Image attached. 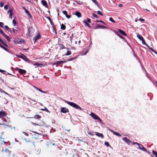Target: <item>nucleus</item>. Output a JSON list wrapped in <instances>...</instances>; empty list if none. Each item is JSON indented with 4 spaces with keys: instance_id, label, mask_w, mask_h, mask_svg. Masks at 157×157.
Returning <instances> with one entry per match:
<instances>
[{
    "instance_id": "41",
    "label": "nucleus",
    "mask_w": 157,
    "mask_h": 157,
    "mask_svg": "<svg viewBox=\"0 0 157 157\" xmlns=\"http://www.w3.org/2000/svg\"><path fill=\"white\" fill-rule=\"evenodd\" d=\"M13 23L14 25H15L16 24V22L14 19H13Z\"/></svg>"
},
{
    "instance_id": "35",
    "label": "nucleus",
    "mask_w": 157,
    "mask_h": 157,
    "mask_svg": "<svg viewBox=\"0 0 157 157\" xmlns=\"http://www.w3.org/2000/svg\"><path fill=\"white\" fill-rule=\"evenodd\" d=\"M97 13L98 14L100 15L101 16H103V14L101 12V11H97Z\"/></svg>"
},
{
    "instance_id": "40",
    "label": "nucleus",
    "mask_w": 157,
    "mask_h": 157,
    "mask_svg": "<svg viewBox=\"0 0 157 157\" xmlns=\"http://www.w3.org/2000/svg\"><path fill=\"white\" fill-rule=\"evenodd\" d=\"M8 5H5L4 6V8L5 10H7L8 9Z\"/></svg>"
},
{
    "instance_id": "52",
    "label": "nucleus",
    "mask_w": 157,
    "mask_h": 157,
    "mask_svg": "<svg viewBox=\"0 0 157 157\" xmlns=\"http://www.w3.org/2000/svg\"><path fill=\"white\" fill-rule=\"evenodd\" d=\"M66 55H69V50H67V53L66 54Z\"/></svg>"
},
{
    "instance_id": "20",
    "label": "nucleus",
    "mask_w": 157,
    "mask_h": 157,
    "mask_svg": "<svg viewBox=\"0 0 157 157\" xmlns=\"http://www.w3.org/2000/svg\"><path fill=\"white\" fill-rule=\"evenodd\" d=\"M34 65L36 66L37 67H41L44 65L43 64H39L38 63H35L34 64Z\"/></svg>"
},
{
    "instance_id": "21",
    "label": "nucleus",
    "mask_w": 157,
    "mask_h": 157,
    "mask_svg": "<svg viewBox=\"0 0 157 157\" xmlns=\"http://www.w3.org/2000/svg\"><path fill=\"white\" fill-rule=\"evenodd\" d=\"M93 2H94L95 4L98 7H99V5L98 2L96 0H92Z\"/></svg>"
},
{
    "instance_id": "42",
    "label": "nucleus",
    "mask_w": 157,
    "mask_h": 157,
    "mask_svg": "<svg viewBox=\"0 0 157 157\" xmlns=\"http://www.w3.org/2000/svg\"><path fill=\"white\" fill-rule=\"evenodd\" d=\"M1 46L5 50H7V48L6 47H4V46H2V45H1Z\"/></svg>"
},
{
    "instance_id": "62",
    "label": "nucleus",
    "mask_w": 157,
    "mask_h": 157,
    "mask_svg": "<svg viewBox=\"0 0 157 157\" xmlns=\"http://www.w3.org/2000/svg\"><path fill=\"white\" fill-rule=\"evenodd\" d=\"M33 124H34V125H38L37 124H34V123H33Z\"/></svg>"
},
{
    "instance_id": "17",
    "label": "nucleus",
    "mask_w": 157,
    "mask_h": 157,
    "mask_svg": "<svg viewBox=\"0 0 157 157\" xmlns=\"http://www.w3.org/2000/svg\"><path fill=\"white\" fill-rule=\"evenodd\" d=\"M111 132H113V133L114 134H115V135H117V136H121V134H119V133H117V132H114V131H113L111 130Z\"/></svg>"
},
{
    "instance_id": "27",
    "label": "nucleus",
    "mask_w": 157,
    "mask_h": 157,
    "mask_svg": "<svg viewBox=\"0 0 157 157\" xmlns=\"http://www.w3.org/2000/svg\"><path fill=\"white\" fill-rule=\"evenodd\" d=\"M61 28L62 29H65V26L64 25L62 24L61 25Z\"/></svg>"
},
{
    "instance_id": "55",
    "label": "nucleus",
    "mask_w": 157,
    "mask_h": 157,
    "mask_svg": "<svg viewBox=\"0 0 157 157\" xmlns=\"http://www.w3.org/2000/svg\"><path fill=\"white\" fill-rule=\"evenodd\" d=\"M133 144H136L138 145L139 144V143H136V142H133Z\"/></svg>"
},
{
    "instance_id": "30",
    "label": "nucleus",
    "mask_w": 157,
    "mask_h": 157,
    "mask_svg": "<svg viewBox=\"0 0 157 157\" xmlns=\"http://www.w3.org/2000/svg\"><path fill=\"white\" fill-rule=\"evenodd\" d=\"M0 92L1 93H5V94H7V95H8V94L7 93H6V92H5L3 90H2L0 88Z\"/></svg>"
},
{
    "instance_id": "56",
    "label": "nucleus",
    "mask_w": 157,
    "mask_h": 157,
    "mask_svg": "<svg viewBox=\"0 0 157 157\" xmlns=\"http://www.w3.org/2000/svg\"><path fill=\"white\" fill-rule=\"evenodd\" d=\"M98 21L100 22H102V23H103L105 24L101 20H100V21Z\"/></svg>"
},
{
    "instance_id": "46",
    "label": "nucleus",
    "mask_w": 157,
    "mask_h": 157,
    "mask_svg": "<svg viewBox=\"0 0 157 157\" xmlns=\"http://www.w3.org/2000/svg\"><path fill=\"white\" fill-rule=\"evenodd\" d=\"M105 144L107 146H109V144L108 142H105Z\"/></svg>"
},
{
    "instance_id": "19",
    "label": "nucleus",
    "mask_w": 157,
    "mask_h": 157,
    "mask_svg": "<svg viewBox=\"0 0 157 157\" xmlns=\"http://www.w3.org/2000/svg\"><path fill=\"white\" fill-rule=\"evenodd\" d=\"M25 12L29 17H32L31 14L30 13L28 10H25Z\"/></svg>"
},
{
    "instance_id": "38",
    "label": "nucleus",
    "mask_w": 157,
    "mask_h": 157,
    "mask_svg": "<svg viewBox=\"0 0 157 157\" xmlns=\"http://www.w3.org/2000/svg\"><path fill=\"white\" fill-rule=\"evenodd\" d=\"M58 63H64L65 62V61H59L57 62Z\"/></svg>"
},
{
    "instance_id": "23",
    "label": "nucleus",
    "mask_w": 157,
    "mask_h": 157,
    "mask_svg": "<svg viewBox=\"0 0 157 157\" xmlns=\"http://www.w3.org/2000/svg\"><path fill=\"white\" fill-rule=\"evenodd\" d=\"M141 40L142 41V43L143 44L146 45L147 47H148V45L145 42L144 39Z\"/></svg>"
},
{
    "instance_id": "49",
    "label": "nucleus",
    "mask_w": 157,
    "mask_h": 157,
    "mask_svg": "<svg viewBox=\"0 0 157 157\" xmlns=\"http://www.w3.org/2000/svg\"><path fill=\"white\" fill-rule=\"evenodd\" d=\"M100 28H102V29H104V28H105V27L104 26L101 25V26H100Z\"/></svg>"
},
{
    "instance_id": "51",
    "label": "nucleus",
    "mask_w": 157,
    "mask_h": 157,
    "mask_svg": "<svg viewBox=\"0 0 157 157\" xmlns=\"http://www.w3.org/2000/svg\"><path fill=\"white\" fill-rule=\"evenodd\" d=\"M123 6V5L121 4H120L119 5V7H121Z\"/></svg>"
},
{
    "instance_id": "26",
    "label": "nucleus",
    "mask_w": 157,
    "mask_h": 157,
    "mask_svg": "<svg viewBox=\"0 0 157 157\" xmlns=\"http://www.w3.org/2000/svg\"><path fill=\"white\" fill-rule=\"evenodd\" d=\"M0 33L2 34L4 36H6V34L4 33L3 31L0 28Z\"/></svg>"
},
{
    "instance_id": "29",
    "label": "nucleus",
    "mask_w": 157,
    "mask_h": 157,
    "mask_svg": "<svg viewBox=\"0 0 157 157\" xmlns=\"http://www.w3.org/2000/svg\"><path fill=\"white\" fill-rule=\"evenodd\" d=\"M12 30L13 32L14 33H16L17 32V30L16 29H14V28L12 29Z\"/></svg>"
},
{
    "instance_id": "11",
    "label": "nucleus",
    "mask_w": 157,
    "mask_h": 157,
    "mask_svg": "<svg viewBox=\"0 0 157 157\" xmlns=\"http://www.w3.org/2000/svg\"><path fill=\"white\" fill-rule=\"evenodd\" d=\"M123 139L124 140L126 143H128V144H129L130 143H131V141L130 140L128 139L126 137H124L123 138Z\"/></svg>"
},
{
    "instance_id": "5",
    "label": "nucleus",
    "mask_w": 157,
    "mask_h": 157,
    "mask_svg": "<svg viewBox=\"0 0 157 157\" xmlns=\"http://www.w3.org/2000/svg\"><path fill=\"white\" fill-rule=\"evenodd\" d=\"M61 111L62 113H65L67 112L68 111V109L66 108L63 107L61 108Z\"/></svg>"
},
{
    "instance_id": "33",
    "label": "nucleus",
    "mask_w": 157,
    "mask_h": 157,
    "mask_svg": "<svg viewBox=\"0 0 157 157\" xmlns=\"http://www.w3.org/2000/svg\"><path fill=\"white\" fill-rule=\"evenodd\" d=\"M4 24L1 22H0V26L2 28L4 27Z\"/></svg>"
},
{
    "instance_id": "57",
    "label": "nucleus",
    "mask_w": 157,
    "mask_h": 157,
    "mask_svg": "<svg viewBox=\"0 0 157 157\" xmlns=\"http://www.w3.org/2000/svg\"><path fill=\"white\" fill-rule=\"evenodd\" d=\"M22 9H24L25 10H25H27L26 9H25V8L24 7H23L22 8Z\"/></svg>"
},
{
    "instance_id": "44",
    "label": "nucleus",
    "mask_w": 157,
    "mask_h": 157,
    "mask_svg": "<svg viewBox=\"0 0 157 157\" xmlns=\"http://www.w3.org/2000/svg\"><path fill=\"white\" fill-rule=\"evenodd\" d=\"M3 5H4V4L3 3L1 2V3H0V7H2L3 6Z\"/></svg>"
},
{
    "instance_id": "47",
    "label": "nucleus",
    "mask_w": 157,
    "mask_h": 157,
    "mask_svg": "<svg viewBox=\"0 0 157 157\" xmlns=\"http://www.w3.org/2000/svg\"><path fill=\"white\" fill-rule=\"evenodd\" d=\"M0 72L2 73V72H6V71H5L0 69Z\"/></svg>"
},
{
    "instance_id": "54",
    "label": "nucleus",
    "mask_w": 157,
    "mask_h": 157,
    "mask_svg": "<svg viewBox=\"0 0 157 157\" xmlns=\"http://www.w3.org/2000/svg\"><path fill=\"white\" fill-rule=\"evenodd\" d=\"M23 133H24L25 135H26V136L28 135V134L26 132H23Z\"/></svg>"
},
{
    "instance_id": "48",
    "label": "nucleus",
    "mask_w": 157,
    "mask_h": 157,
    "mask_svg": "<svg viewBox=\"0 0 157 157\" xmlns=\"http://www.w3.org/2000/svg\"><path fill=\"white\" fill-rule=\"evenodd\" d=\"M87 21L89 23H91V20L90 19H88L87 20Z\"/></svg>"
},
{
    "instance_id": "9",
    "label": "nucleus",
    "mask_w": 157,
    "mask_h": 157,
    "mask_svg": "<svg viewBox=\"0 0 157 157\" xmlns=\"http://www.w3.org/2000/svg\"><path fill=\"white\" fill-rule=\"evenodd\" d=\"M74 14L76 15L79 18L82 17L81 13L79 11H76Z\"/></svg>"
},
{
    "instance_id": "45",
    "label": "nucleus",
    "mask_w": 157,
    "mask_h": 157,
    "mask_svg": "<svg viewBox=\"0 0 157 157\" xmlns=\"http://www.w3.org/2000/svg\"><path fill=\"white\" fill-rule=\"evenodd\" d=\"M75 58H69V61H71V60L75 59Z\"/></svg>"
},
{
    "instance_id": "7",
    "label": "nucleus",
    "mask_w": 157,
    "mask_h": 157,
    "mask_svg": "<svg viewBox=\"0 0 157 157\" xmlns=\"http://www.w3.org/2000/svg\"><path fill=\"white\" fill-rule=\"evenodd\" d=\"M6 113L5 111H0V118H2L6 116Z\"/></svg>"
},
{
    "instance_id": "50",
    "label": "nucleus",
    "mask_w": 157,
    "mask_h": 157,
    "mask_svg": "<svg viewBox=\"0 0 157 157\" xmlns=\"http://www.w3.org/2000/svg\"><path fill=\"white\" fill-rule=\"evenodd\" d=\"M139 20L140 21H144V19H142V18H140V19H139Z\"/></svg>"
},
{
    "instance_id": "34",
    "label": "nucleus",
    "mask_w": 157,
    "mask_h": 157,
    "mask_svg": "<svg viewBox=\"0 0 157 157\" xmlns=\"http://www.w3.org/2000/svg\"><path fill=\"white\" fill-rule=\"evenodd\" d=\"M92 16L93 17H94L95 18H98V16L97 15H96V14H94V13H92Z\"/></svg>"
},
{
    "instance_id": "13",
    "label": "nucleus",
    "mask_w": 157,
    "mask_h": 157,
    "mask_svg": "<svg viewBox=\"0 0 157 157\" xmlns=\"http://www.w3.org/2000/svg\"><path fill=\"white\" fill-rule=\"evenodd\" d=\"M95 135L99 137H101L102 138H103L104 137V136L101 133H99L98 132H95Z\"/></svg>"
},
{
    "instance_id": "31",
    "label": "nucleus",
    "mask_w": 157,
    "mask_h": 157,
    "mask_svg": "<svg viewBox=\"0 0 157 157\" xmlns=\"http://www.w3.org/2000/svg\"><path fill=\"white\" fill-rule=\"evenodd\" d=\"M109 20L110 21L113 22L115 23V21L113 19L112 17H110L109 18Z\"/></svg>"
},
{
    "instance_id": "8",
    "label": "nucleus",
    "mask_w": 157,
    "mask_h": 157,
    "mask_svg": "<svg viewBox=\"0 0 157 157\" xmlns=\"http://www.w3.org/2000/svg\"><path fill=\"white\" fill-rule=\"evenodd\" d=\"M138 145L139 146V149L145 151H146V149L141 144L139 143Z\"/></svg>"
},
{
    "instance_id": "2",
    "label": "nucleus",
    "mask_w": 157,
    "mask_h": 157,
    "mask_svg": "<svg viewBox=\"0 0 157 157\" xmlns=\"http://www.w3.org/2000/svg\"><path fill=\"white\" fill-rule=\"evenodd\" d=\"M90 115L94 119L98 120L100 122L101 121V120L100 119V118L95 113L91 112Z\"/></svg>"
},
{
    "instance_id": "64",
    "label": "nucleus",
    "mask_w": 157,
    "mask_h": 157,
    "mask_svg": "<svg viewBox=\"0 0 157 157\" xmlns=\"http://www.w3.org/2000/svg\"><path fill=\"white\" fill-rule=\"evenodd\" d=\"M80 41H79V43H80Z\"/></svg>"
},
{
    "instance_id": "15",
    "label": "nucleus",
    "mask_w": 157,
    "mask_h": 157,
    "mask_svg": "<svg viewBox=\"0 0 157 157\" xmlns=\"http://www.w3.org/2000/svg\"><path fill=\"white\" fill-rule=\"evenodd\" d=\"M18 72L21 74H22L25 73L26 72V71L25 70H24L20 69L18 70Z\"/></svg>"
},
{
    "instance_id": "43",
    "label": "nucleus",
    "mask_w": 157,
    "mask_h": 157,
    "mask_svg": "<svg viewBox=\"0 0 157 157\" xmlns=\"http://www.w3.org/2000/svg\"><path fill=\"white\" fill-rule=\"evenodd\" d=\"M88 50H86L84 52V54L83 55H85L86 54V53L88 52Z\"/></svg>"
},
{
    "instance_id": "63",
    "label": "nucleus",
    "mask_w": 157,
    "mask_h": 157,
    "mask_svg": "<svg viewBox=\"0 0 157 157\" xmlns=\"http://www.w3.org/2000/svg\"><path fill=\"white\" fill-rule=\"evenodd\" d=\"M135 21L136 22H137V20H135Z\"/></svg>"
},
{
    "instance_id": "61",
    "label": "nucleus",
    "mask_w": 157,
    "mask_h": 157,
    "mask_svg": "<svg viewBox=\"0 0 157 157\" xmlns=\"http://www.w3.org/2000/svg\"><path fill=\"white\" fill-rule=\"evenodd\" d=\"M71 54V53L70 52H69V55H70Z\"/></svg>"
},
{
    "instance_id": "59",
    "label": "nucleus",
    "mask_w": 157,
    "mask_h": 157,
    "mask_svg": "<svg viewBox=\"0 0 157 157\" xmlns=\"http://www.w3.org/2000/svg\"><path fill=\"white\" fill-rule=\"evenodd\" d=\"M46 111H47L48 112H49L48 110V109H46Z\"/></svg>"
},
{
    "instance_id": "28",
    "label": "nucleus",
    "mask_w": 157,
    "mask_h": 157,
    "mask_svg": "<svg viewBox=\"0 0 157 157\" xmlns=\"http://www.w3.org/2000/svg\"><path fill=\"white\" fill-rule=\"evenodd\" d=\"M152 153L153 155H155L156 157H157V152L154 151H152Z\"/></svg>"
},
{
    "instance_id": "25",
    "label": "nucleus",
    "mask_w": 157,
    "mask_h": 157,
    "mask_svg": "<svg viewBox=\"0 0 157 157\" xmlns=\"http://www.w3.org/2000/svg\"><path fill=\"white\" fill-rule=\"evenodd\" d=\"M83 22L85 23L88 27L90 28L91 26H90L89 24L86 21V20L83 21Z\"/></svg>"
},
{
    "instance_id": "1",
    "label": "nucleus",
    "mask_w": 157,
    "mask_h": 157,
    "mask_svg": "<svg viewBox=\"0 0 157 157\" xmlns=\"http://www.w3.org/2000/svg\"><path fill=\"white\" fill-rule=\"evenodd\" d=\"M69 105L72 106L76 109H80V110L81 109V108L78 105L76 104L71 102H69Z\"/></svg>"
},
{
    "instance_id": "16",
    "label": "nucleus",
    "mask_w": 157,
    "mask_h": 157,
    "mask_svg": "<svg viewBox=\"0 0 157 157\" xmlns=\"http://www.w3.org/2000/svg\"><path fill=\"white\" fill-rule=\"evenodd\" d=\"M34 87L37 90L41 92V93H47V92L46 91H42L41 89H39L37 87H36L35 86H34Z\"/></svg>"
},
{
    "instance_id": "4",
    "label": "nucleus",
    "mask_w": 157,
    "mask_h": 157,
    "mask_svg": "<svg viewBox=\"0 0 157 157\" xmlns=\"http://www.w3.org/2000/svg\"><path fill=\"white\" fill-rule=\"evenodd\" d=\"M22 56H20L18 55H16V56L19 58H20L24 59L25 61H28L29 59L27 58L26 57L23 55H22Z\"/></svg>"
},
{
    "instance_id": "32",
    "label": "nucleus",
    "mask_w": 157,
    "mask_h": 157,
    "mask_svg": "<svg viewBox=\"0 0 157 157\" xmlns=\"http://www.w3.org/2000/svg\"><path fill=\"white\" fill-rule=\"evenodd\" d=\"M4 36L6 37V39L8 41H10V39L9 37L7 36L6 35V36Z\"/></svg>"
},
{
    "instance_id": "10",
    "label": "nucleus",
    "mask_w": 157,
    "mask_h": 157,
    "mask_svg": "<svg viewBox=\"0 0 157 157\" xmlns=\"http://www.w3.org/2000/svg\"><path fill=\"white\" fill-rule=\"evenodd\" d=\"M7 12L8 13H10L9 17L11 19L12 18V13H13V10H12L11 9L10 10H9L7 11Z\"/></svg>"
},
{
    "instance_id": "3",
    "label": "nucleus",
    "mask_w": 157,
    "mask_h": 157,
    "mask_svg": "<svg viewBox=\"0 0 157 157\" xmlns=\"http://www.w3.org/2000/svg\"><path fill=\"white\" fill-rule=\"evenodd\" d=\"M40 37V35L39 33H38L37 35L34 36L33 38V40L34 41V43H35L36 41Z\"/></svg>"
},
{
    "instance_id": "58",
    "label": "nucleus",
    "mask_w": 157,
    "mask_h": 157,
    "mask_svg": "<svg viewBox=\"0 0 157 157\" xmlns=\"http://www.w3.org/2000/svg\"><path fill=\"white\" fill-rule=\"evenodd\" d=\"M155 52V54L157 55V53L155 51V52Z\"/></svg>"
},
{
    "instance_id": "39",
    "label": "nucleus",
    "mask_w": 157,
    "mask_h": 157,
    "mask_svg": "<svg viewBox=\"0 0 157 157\" xmlns=\"http://www.w3.org/2000/svg\"><path fill=\"white\" fill-rule=\"evenodd\" d=\"M147 47L153 52H155V51L152 48L150 47L149 46L148 47Z\"/></svg>"
},
{
    "instance_id": "37",
    "label": "nucleus",
    "mask_w": 157,
    "mask_h": 157,
    "mask_svg": "<svg viewBox=\"0 0 157 157\" xmlns=\"http://www.w3.org/2000/svg\"><path fill=\"white\" fill-rule=\"evenodd\" d=\"M3 28L7 30H8L9 29V28L8 27V26L6 25L4 26Z\"/></svg>"
},
{
    "instance_id": "24",
    "label": "nucleus",
    "mask_w": 157,
    "mask_h": 157,
    "mask_svg": "<svg viewBox=\"0 0 157 157\" xmlns=\"http://www.w3.org/2000/svg\"><path fill=\"white\" fill-rule=\"evenodd\" d=\"M34 118L36 119H40L41 118V117L38 115H36L35 116Z\"/></svg>"
},
{
    "instance_id": "36",
    "label": "nucleus",
    "mask_w": 157,
    "mask_h": 157,
    "mask_svg": "<svg viewBox=\"0 0 157 157\" xmlns=\"http://www.w3.org/2000/svg\"><path fill=\"white\" fill-rule=\"evenodd\" d=\"M2 139L1 138H0V141H1L0 143H1V144H2L3 143H4V144L6 143V142H4L3 140H2Z\"/></svg>"
},
{
    "instance_id": "22",
    "label": "nucleus",
    "mask_w": 157,
    "mask_h": 157,
    "mask_svg": "<svg viewBox=\"0 0 157 157\" xmlns=\"http://www.w3.org/2000/svg\"><path fill=\"white\" fill-rule=\"evenodd\" d=\"M137 36L138 38L140 40H141L143 39V37L142 36H140V35L138 34H137Z\"/></svg>"
},
{
    "instance_id": "14",
    "label": "nucleus",
    "mask_w": 157,
    "mask_h": 157,
    "mask_svg": "<svg viewBox=\"0 0 157 157\" xmlns=\"http://www.w3.org/2000/svg\"><path fill=\"white\" fill-rule=\"evenodd\" d=\"M118 32L120 33H121L122 35H123L124 36H126V33L123 30H121V29H118Z\"/></svg>"
},
{
    "instance_id": "12",
    "label": "nucleus",
    "mask_w": 157,
    "mask_h": 157,
    "mask_svg": "<svg viewBox=\"0 0 157 157\" xmlns=\"http://www.w3.org/2000/svg\"><path fill=\"white\" fill-rule=\"evenodd\" d=\"M21 40L20 39L18 38H15L14 40V42L15 43L18 44L21 42Z\"/></svg>"
},
{
    "instance_id": "18",
    "label": "nucleus",
    "mask_w": 157,
    "mask_h": 157,
    "mask_svg": "<svg viewBox=\"0 0 157 157\" xmlns=\"http://www.w3.org/2000/svg\"><path fill=\"white\" fill-rule=\"evenodd\" d=\"M63 13L66 15V17L69 18V15L67 14V12L66 11L63 10L62 11Z\"/></svg>"
},
{
    "instance_id": "53",
    "label": "nucleus",
    "mask_w": 157,
    "mask_h": 157,
    "mask_svg": "<svg viewBox=\"0 0 157 157\" xmlns=\"http://www.w3.org/2000/svg\"><path fill=\"white\" fill-rule=\"evenodd\" d=\"M0 42H1L3 44H4L5 46H7V45L6 44H4L2 42V40L0 38Z\"/></svg>"
},
{
    "instance_id": "60",
    "label": "nucleus",
    "mask_w": 157,
    "mask_h": 157,
    "mask_svg": "<svg viewBox=\"0 0 157 157\" xmlns=\"http://www.w3.org/2000/svg\"><path fill=\"white\" fill-rule=\"evenodd\" d=\"M100 26H101V25H98V27H99L100 28Z\"/></svg>"
},
{
    "instance_id": "6",
    "label": "nucleus",
    "mask_w": 157,
    "mask_h": 157,
    "mask_svg": "<svg viewBox=\"0 0 157 157\" xmlns=\"http://www.w3.org/2000/svg\"><path fill=\"white\" fill-rule=\"evenodd\" d=\"M41 4L46 7H48V5L46 2L44 0H42L41 2Z\"/></svg>"
}]
</instances>
